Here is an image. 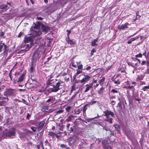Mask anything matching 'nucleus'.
<instances>
[{
    "mask_svg": "<svg viewBox=\"0 0 149 149\" xmlns=\"http://www.w3.org/2000/svg\"><path fill=\"white\" fill-rule=\"evenodd\" d=\"M55 85H53V87H54L56 92L60 89L64 88L65 86V82L61 79H59L56 82Z\"/></svg>",
    "mask_w": 149,
    "mask_h": 149,
    "instance_id": "1",
    "label": "nucleus"
},
{
    "mask_svg": "<svg viewBox=\"0 0 149 149\" xmlns=\"http://www.w3.org/2000/svg\"><path fill=\"white\" fill-rule=\"evenodd\" d=\"M102 127L103 130H105L107 132L106 133V134L107 135L108 139H109L111 141H111V137L112 136H114L115 134L114 132L113 131L110 130L107 126H104Z\"/></svg>",
    "mask_w": 149,
    "mask_h": 149,
    "instance_id": "2",
    "label": "nucleus"
},
{
    "mask_svg": "<svg viewBox=\"0 0 149 149\" xmlns=\"http://www.w3.org/2000/svg\"><path fill=\"white\" fill-rule=\"evenodd\" d=\"M15 91L14 89L10 88H7L4 92V95L7 96H14Z\"/></svg>",
    "mask_w": 149,
    "mask_h": 149,
    "instance_id": "3",
    "label": "nucleus"
},
{
    "mask_svg": "<svg viewBox=\"0 0 149 149\" xmlns=\"http://www.w3.org/2000/svg\"><path fill=\"white\" fill-rule=\"evenodd\" d=\"M40 57L39 53L37 52H34L32 56L31 62L32 64L34 63L36 61L38 60Z\"/></svg>",
    "mask_w": 149,
    "mask_h": 149,
    "instance_id": "4",
    "label": "nucleus"
},
{
    "mask_svg": "<svg viewBox=\"0 0 149 149\" xmlns=\"http://www.w3.org/2000/svg\"><path fill=\"white\" fill-rule=\"evenodd\" d=\"M83 75H84V77L81 80H79V81L81 84H84L89 81L91 77L88 75L85 74L84 73H83Z\"/></svg>",
    "mask_w": 149,
    "mask_h": 149,
    "instance_id": "5",
    "label": "nucleus"
},
{
    "mask_svg": "<svg viewBox=\"0 0 149 149\" xmlns=\"http://www.w3.org/2000/svg\"><path fill=\"white\" fill-rule=\"evenodd\" d=\"M1 99L0 101V106H5L7 104V102L8 100V98L7 97L3 96L1 95Z\"/></svg>",
    "mask_w": 149,
    "mask_h": 149,
    "instance_id": "6",
    "label": "nucleus"
},
{
    "mask_svg": "<svg viewBox=\"0 0 149 149\" xmlns=\"http://www.w3.org/2000/svg\"><path fill=\"white\" fill-rule=\"evenodd\" d=\"M46 119H44L42 121L39 122L38 125L37 126V130L38 132L40 131L43 127L45 124Z\"/></svg>",
    "mask_w": 149,
    "mask_h": 149,
    "instance_id": "7",
    "label": "nucleus"
},
{
    "mask_svg": "<svg viewBox=\"0 0 149 149\" xmlns=\"http://www.w3.org/2000/svg\"><path fill=\"white\" fill-rule=\"evenodd\" d=\"M103 113L104 114V116H106V118H109V115H111L113 118H114V114L111 111L107 110L104 111Z\"/></svg>",
    "mask_w": 149,
    "mask_h": 149,
    "instance_id": "8",
    "label": "nucleus"
},
{
    "mask_svg": "<svg viewBox=\"0 0 149 149\" xmlns=\"http://www.w3.org/2000/svg\"><path fill=\"white\" fill-rule=\"evenodd\" d=\"M48 108L49 107L47 106H42L41 110L45 114L48 113L53 111L52 109H49Z\"/></svg>",
    "mask_w": 149,
    "mask_h": 149,
    "instance_id": "9",
    "label": "nucleus"
},
{
    "mask_svg": "<svg viewBox=\"0 0 149 149\" xmlns=\"http://www.w3.org/2000/svg\"><path fill=\"white\" fill-rule=\"evenodd\" d=\"M31 36L34 38L38 36H39L42 34L41 32L39 30L35 31L33 30L31 31Z\"/></svg>",
    "mask_w": 149,
    "mask_h": 149,
    "instance_id": "10",
    "label": "nucleus"
},
{
    "mask_svg": "<svg viewBox=\"0 0 149 149\" xmlns=\"http://www.w3.org/2000/svg\"><path fill=\"white\" fill-rule=\"evenodd\" d=\"M33 38L32 36L28 37H27L26 36L24 37V42L25 43L30 42V44H32V45H33Z\"/></svg>",
    "mask_w": 149,
    "mask_h": 149,
    "instance_id": "11",
    "label": "nucleus"
},
{
    "mask_svg": "<svg viewBox=\"0 0 149 149\" xmlns=\"http://www.w3.org/2000/svg\"><path fill=\"white\" fill-rule=\"evenodd\" d=\"M58 81V79H52V77H51L46 82V84L48 85L52 86L53 85H54V82Z\"/></svg>",
    "mask_w": 149,
    "mask_h": 149,
    "instance_id": "12",
    "label": "nucleus"
},
{
    "mask_svg": "<svg viewBox=\"0 0 149 149\" xmlns=\"http://www.w3.org/2000/svg\"><path fill=\"white\" fill-rule=\"evenodd\" d=\"M65 40L68 44H70L71 47H74L76 44V42L73 41V40L71 39L70 38H67L65 39Z\"/></svg>",
    "mask_w": 149,
    "mask_h": 149,
    "instance_id": "13",
    "label": "nucleus"
},
{
    "mask_svg": "<svg viewBox=\"0 0 149 149\" xmlns=\"http://www.w3.org/2000/svg\"><path fill=\"white\" fill-rule=\"evenodd\" d=\"M16 132L14 129L12 131H10L7 132L5 134L6 136L8 137H10L11 136H15V135Z\"/></svg>",
    "mask_w": 149,
    "mask_h": 149,
    "instance_id": "14",
    "label": "nucleus"
},
{
    "mask_svg": "<svg viewBox=\"0 0 149 149\" xmlns=\"http://www.w3.org/2000/svg\"><path fill=\"white\" fill-rule=\"evenodd\" d=\"M129 25L128 22H126L124 24H122L121 25H119L118 27V29L120 30H125L128 28L127 26Z\"/></svg>",
    "mask_w": 149,
    "mask_h": 149,
    "instance_id": "15",
    "label": "nucleus"
},
{
    "mask_svg": "<svg viewBox=\"0 0 149 149\" xmlns=\"http://www.w3.org/2000/svg\"><path fill=\"white\" fill-rule=\"evenodd\" d=\"M56 91L54 88V87L53 88H49L47 89H46L45 91V93L47 95H48L49 93L52 92H56Z\"/></svg>",
    "mask_w": 149,
    "mask_h": 149,
    "instance_id": "16",
    "label": "nucleus"
},
{
    "mask_svg": "<svg viewBox=\"0 0 149 149\" xmlns=\"http://www.w3.org/2000/svg\"><path fill=\"white\" fill-rule=\"evenodd\" d=\"M33 45H32V44H30L29 45V44H26L24 46V47H25V49H22L21 50V51L20 53H21V52H23V53H25L27 51L29 50L30 48Z\"/></svg>",
    "mask_w": 149,
    "mask_h": 149,
    "instance_id": "17",
    "label": "nucleus"
},
{
    "mask_svg": "<svg viewBox=\"0 0 149 149\" xmlns=\"http://www.w3.org/2000/svg\"><path fill=\"white\" fill-rule=\"evenodd\" d=\"M85 88L84 92H87L91 89L93 88V84L92 83L87 84L85 86Z\"/></svg>",
    "mask_w": 149,
    "mask_h": 149,
    "instance_id": "18",
    "label": "nucleus"
},
{
    "mask_svg": "<svg viewBox=\"0 0 149 149\" xmlns=\"http://www.w3.org/2000/svg\"><path fill=\"white\" fill-rule=\"evenodd\" d=\"M25 74V73L24 72L19 77L18 80L17 81L18 83L19 84L23 81Z\"/></svg>",
    "mask_w": 149,
    "mask_h": 149,
    "instance_id": "19",
    "label": "nucleus"
},
{
    "mask_svg": "<svg viewBox=\"0 0 149 149\" xmlns=\"http://www.w3.org/2000/svg\"><path fill=\"white\" fill-rule=\"evenodd\" d=\"M41 27L42 31L45 32L46 33H47L50 30L49 27L44 24L42 25Z\"/></svg>",
    "mask_w": 149,
    "mask_h": 149,
    "instance_id": "20",
    "label": "nucleus"
},
{
    "mask_svg": "<svg viewBox=\"0 0 149 149\" xmlns=\"http://www.w3.org/2000/svg\"><path fill=\"white\" fill-rule=\"evenodd\" d=\"M40 22H38L37 24H35V26H34L31 28L30 31H33V30H34V29H39L40 28Z\"/></svg>",
    "mask_w": 149,
    "mask_h": 149,
    "instance_id": "21",
    "label": "nucleus"
},
{
    "mask_svg": "<svg viewBox=\"0 0 149 149\" xmlns=\"http://www.w3.org/2000/svg\"><path fill=\"white\" fill-rule=\"evenodd\" d=\"M132 84H134V85H132L131 86H130V85L128 86H125L123 87V88H126L127 89H131L132 88L134 87V86L136 84V82L135 81H133L132 82Z\"/></svg>",
    "mask_w": 149,
    "mask_h": 149,
    "instance_id": "22",
    "label": "nucleus"
},
{
    "mask_svg": "<svg viewBox=\"0 0 149 149\" xmlns=\"http://www.w3.org/2000/svg\"><path fill=\"white\" fill-rule=\"evenodd\" d=\"M113 126L115 127V130L117 131V133L118 134L120 133V126L117 124H114Z\"/></svg>",
    "mask_w": 149,
    "mask_h": 149,
    "instance_id": "23",
    "label": "nucleus"
},
{
    "mask_svg": "<svg viewBox=\"0 0 149 149\" xmlns=\"http://www.w3.org/2000/svg\"><path fill=\"white\" fill-rule=\"evenodd\" d=\"M104 88L102 87L98 90L97 91V93L100 95H102L104 91Z\"/></svg>",
    "mask_w": 149,
    "mask_h": 149,
    "instance_id": "24",
    "label": "nucleus"
},
{
    "mask_svg": "<svg viewBox=\"0 0 149 149\" xmlns=\"http://www.w3.org/2000/svg\"><path fill=\"white\" fill-rule=\"evenodd\" d=\"M105 79V78L104 77H102V79L99 80L98 81L99 84L100 85L102 86L103 84V83L104 82Z\"/></svg>",
    "mask_w": 149,
    "mask_h": 149,
    "instance_id": "25",
    "label": "nucleus"
},
{
    "mask_svg": "<svg viewBox=\"0 0 149 149\" xmlns=\"http://www.w3.org/2000/svg\"><path fill=\"white\" fill-rule=\"evenodd\" d=\"M56 135V133L53 132H49L48 133V135L49 136H51L53 138L54 136V135Z\"/></svg>",
    "mask_w": 149,
    "mask_h": 149,
    "instance_id": "26",
    "label": "nucleus"
},
{
    "mask_svg": "<svg viewBox=\"0 0 149 149\" xmlns=\"http://www.w3.org/2000/svg\"><path fill=\"white\" fill-rule=\"evenodd\" d=\"M3 46V49L4 50V53H7L8 51V47L5 44Z\"/></svg>",
    "mask_w": 149,
    "mask_h": 149,
    "instance_id": "27",
    "label": "nucleus"
},
{
    "mask_svg": "<svg viewBox=\"0 0 149 149\" xmlns=\"http://www.w3.org/2000/svg\"><path fill=\"white\" fill-rule=\"evenodd\" d=\"M60 147L61 148H65L66 149H70L69 147L64 144H61Z\"/></svg>",
    "mask_w": 149,
    "mask_h": 149,
    "instance_id": "28",
    "label": "nucleus"
},
{
    "mask_svg": "<svg viewBox=\"0 0 149 149\" xmlns=\"http://www.w3.org/2000/svg\"><path fill=\"white\" fill-rule=\"evenodd\" d=\"M113 119L112 118H107V119L105 120V121L108 122L110 123H112V120Z\"/></svg>",
    "mask_w": 149,
    "mask_h": 149,
    "instance_id": "29",
    "label": "nucleus"
},
{
    "mask_svg": "<svg viewBox=\"0 0 149 149\" xmlns=\"http://www.w3.org/2000/svg\"><path fill=\"white\" fill-rule=\"evenodd\" d=\"M113 81L114 82V84H115L118 85L120 84V79H118L116 80L114 79L113 80Z\"/></svg>",
    "mask_w": 149,
    "mask_h": 149,
    "instance_id": "30",
    "label": "nucleus"
},
{
    "mask_svg": "<svg viewBox=\"0 0 149 149\" xmlns=\"http://www.w3.org/2000/svg\"><path fill=\"white\" fill-rule=\"evenodd\" d=\"M145 63H147V66H149V60L148 61H143L141 63V65H143Z\"/></svg>",
    "mask_w": 149,
    "mask_h": 149,
    "instance_id": "31",
    "label": "nucleus"
},
{
    "mask_svg": "<svg viewBox=\"0 0 149 149\" xmlns=\"http://www.w3.org/2000/svg\"><path fill=\"white\" fill-rule=\"evenodd\" d=\"M73 117V116L72 115H70L66 119V121L68 122L71 121L72 120V118Z\"/></svg>",
    "mask_w": 149,
    "mask_h": 149,
    "instance_id": "32",
    "label": "nucleus"
},
{
    "mask_svg": "<svg viewBox=\"0 0 149 149\" xmlns=\"http://www.w3.org/2000/svg\"><path fill=\"white\" fill-rule=\"evenodd\" d=\"M8 6L7 5L2 4L0 8L1 9H5L7 10Z\"/></svg>",
    "mask_w": 149,
    "mask_h": 149,
    "instance_id": "33",
    "label": "nucleus"
},
{
    "mask_svg": "<svg viewBox=\"0 0 149 149\" xmlns=\"http://www.w3.org/2000/svg\"><path fill=\"white\" fill-rule=\"evenodd\" d=\"M74 127H71L69 130L68 131L70 133H72L74 132Z\"/></svg>",
    "mask_w": 149,
    "mask_h": 149,
    "instance_id": "34",
    "label": "nucleus"
},
{
    "mask_svg": "<svg viewBox=\"0 0 149 149\" xmlns=\"http://www.w3.org/2000/svg\"><path fill=\"white\" fill-rule=\"evenodd\" d=\"M82 110H80L79 109H78L77 110H75L74 111V114H79L81 112V111Z\"/></svg>",
    "mask_w": 149,
    "mask_h": 149,
    "instance_id": "35",
    "label": "nucleus"
},
{
    "mask_svg": "<svg viewBox=\"0 0 149 149\" xmlns=\"http://www.w3.org/2000/svg\"><path fill=\"white\" fill-rule=\"evenodd\" d=\"M88 104H86L83 107V111L84 114L86 113V111L87 109V108H86V107L88 106Z\"/></svg>",
    "mask_w": 149,
    "mask_h": 149,
    "instance_id": "36",
    "label": "nucleus"
},
{
    "mask_svg": "<svg viewBox=\"0 0 149 149\" xmlns=\"http://www.w3.org/2000/svg\"><path fill=\"white\" fill-rule=\"evenodd\" d=\"M135 40V38H132L130 39H129L128 41H127V43L128 44H131L132 42L133 41Z\"/></svg>",
    "mask_w": 149,
    "mask_h": 149,
    "instance_id": "37",
    "label": "nucleus"
},
{
    "mask_svg": "<svg viewBox=\"0 0 149 149\" xmlns=\"http://www.w3.org/2000/svg\"><path fill=\"white\" fill-rule=\"evenodd\" d=\"M118 91L117 89L113 88L112 89L111 91V92L114 94L115 93H118Z\"/></svg>",
    "mask_w": 149,
    "mask_h": 149,
    "instance_id": "38",
    "label": "nucleus"
},
{
    "mask_svg": "<svg viewBox=\"0 0 149 149\" xmlns=\"http://www.w3.org/2000/svg\"><path fill=\"white\" fill-rule=\"evenodd\" d=\"M144 77L142 75H141L140 76H138L136 79L137 80L140 81L143 79Z\"/></svg>",
    "mask_w": 149,
    "mask_h": 149,
    "instance_id": "39",
    "label": "nucleus"
},
{
    "mask_svg": "<svg viewBox=\"0 0 149 149\" xmlns=\"http://www.w3.org/2000/svg\"><path fill=\"white\" fill-rule=\"evenodd\" d=\"M71 87V92L76 90V85H75L73 84V85Z\"/></svg>",
    "mask_w": 149,
    "mask_h": 149,
    "instance_id": "40",
    "label": "nucleus"
},
{
    "mask_svg": "<svg viewBox=\"0 0 149 149\" xmlns=\"http://www.w3.org/2000/svg\"><path fill=\"white\" fill-rule=\"evenodd\" d=\"M132 58L133 59V60L134 61H136V60L137 61L139 62V64H140L141 63L140 60L136 58H134V57H132Z\"/></svg>",
    "mask_w": 149,
    "mask_h": 149,
    "instance_id": "41",
    "label": "nucleus"
},
{
    "mask_svg": "<svg viewBox=\"0 0 149 149\" xmlns=\"http://www.w3.org/2000/svg\"><path fill=\"white\" fill-rule=\"evenodd\" d=\"M71 106H68L65 108V110L67 112H69L71 109Z\"/></svg>",
    "mask_w": 149,
    "mask_h": 149,
    "instance_id": "42",
    "label": "nucleus"
},
{
    "mask_svg": "<svg viewBox=\"0 0 149 149\" xmlns=\"http://www.w3.org/2000/svg\"><path fill=\"white\" fill-rule=\"evenodd\" d=\"M149 89V86H145L143 87V88L141 90L143 91H146V89Z\"/></svg>",
    "mask_w": 149,
    "mask_h": 149,
    "instance_id": "43",
    "label": "nucleus"
},
{
    "mask_svg": "<svg viewBox=\"0 0 149 149\" xmlns=\"http://www.w3.org/2000/svg\"><path fill=\"white\" fill-rule=\"evenodd\" d=\"M45 146H47L49 147L51 146V145L50 143L47 140H46L45 142Z\"/></svg>",
    "mask_w": 149,
    "mask_h": 149,
    "instance_id": "44",
    "label": "nucleus"
},
{
    "mask_svg": "<svg viewBox=\"0 0 149 149\" xmlns=\"http://www.w3.org/2000/svg\"><path fill=\"white\" fill-rule=\"evenodd\" d=\"M96 52V50L94 48H93L91 51V56L93 55L94 53Z\"/></svg>",
    "mask_w": 149,
    "mask_h": 149,
    "instance_id": "45",
    "label": "nucleus"
},
{
    "mask_svg": "<svg viewBox=\"0 0 149 149\" xmlns=\"http://www.w3.org/2000/svg\"><path fill=\"white\" fill-rule=\"evenodd\" d=\"M143 55L141 53L135 55V56L136 58H141L142 57Z\"/></svg>",
    "mask_w": 149,
    "mask_h": 149,
    "instance_id": "46",
    "label": "nucleus"
},
{
    "mask_svg": "<svg viewBox=\"0 0 149 149\" xmlns=\"http://www.w3.org/2000/svg\"><path fill=\"white\" fill-rule=\"evenodd\" d=\"M2 41L0 42V51H1L2 49L4 46V43H2Z\"/></svg>",
    "mask_w": 149,
    "mask_h": 149,
    "instance_id": "47",
    "label": "nucleus"
},
{
    "mask_svg": "<svg viewBox=\"0 0 149 149\" xmlns=\"http://www.w3.org/2000/svg\"><path fill=\"white\" fill-rule=\"evenodd\" d=\"M31 128L33 132H35L36 131V129H37V127H31Z\"/></svg>",
    "mask_w": 149,
    "mask_h": 149,
    "instance_id": "48",
    "label": "nucleus"
},
{
    "mask_svg": "<svg viewBox=\"0 0 149 149\" xmlns=\"http://www.w3.org/2000/svg\"><path fill=\"white\" fill-rule=\"evenodd\" d=\"M77 72L76 73V75H78L79 74L81 73L82 71L81 70H77Z\"/></svg>",
    "mask_w": 149,
    "mask_h": 149,
    "instance_id": "49",
    "label": "nucleus"
},
{
    "mask_svg": "<svg viewBox=\"0 0 149 149\" xmlns=\"http://www.w3.org/2000/svg\"><path fill=\"white\" fill-rule=\"evenodd\" d=\"M124 85L125 86L126 85L127 86L130 85V81H125L124 82Z\"/></svg>",
    "mask_w": 149,
    "mask_h": 149,
    "instance_id": "50",
    "label": "nucleus"
},
{
    "mask_svg": "<svg viewBox=\"0 0 149 149\" xmlns=\"http://www.w3.org/2000/svg\"><path fill=\"white\" fill-rule=\"evenodd\" d=\"M33 64H32L31 63V65H32V66L30 68V72H31V73L32 72L33 73V70H34V68L33 67Z\"/></svg>",
    "mask_w": 149,
    "mask_h": 149,
    "instance_id": "51",
    "label": "nucleus"
},
{
    "mask_svg": "<svg viewBox=\"0 0 149 149\" xmlns=\"http://www.w3.org/2000/svg\"><path fill=\"white\" fill-rule=\"evenodd\" d=\"M83 65L81 64L78 66V69L81 70H82L83 69Z\"/></svg>",
    "mask_w": 149,
    "mask_h": 149,
    "instance_id": "52",
    "label": "nucleus"
},
{
    "mask_svg": "<svg viewBox=\"0 0 149 149\" xmlns=\"http://www.w3.org/2000/svg\"><path fill=\"white\" fill-rule=\"evenodd\" d=\"M91 46L93 47H94L97 45V44L96 42H94L93 41L91 42Z\"/></svg>",
    "mask_w": 149,
    "mask_h": 149,
    "instance_id": "53",
    "label": "nucleus"
},
{
    "mask_svg": "<svg viewBox=\"0 0 149 149\" xmlns=\"http://www.w3.org/2000/svg\"><path fill=\"white\" fill-rule=\"evenodd\" d=\"M31 113H27L26 114V118L29 119L31 116Z\"/></svg>",
    "mask_w": 149,
    "mask_h": 149,
    "instance_id": "54",
    "label": "nucleus"
},
{
    "mask_svg": "<svg viewBox=\"0 0 149 149\" xmlns=\"http://www.w3.org/2000/svg\"><path fill=\"white\" fill-rule=\"evenodd\" d=\"M71 124L70 123L67 124L66 125V129L68 131L70 129V126Z\"/></svg>",
    "mask_w": 149,
    "mask_h": 149,
    "instance_id": "55",
    "label": "nucleus"
},
{
    "mask_svg": "<svg viewBox=\"0 0 149 149\" xmlns=\"http://www.w3.org/2000/svg\"><path fill=\"white\" fill-rule=\"evenodd\" d=\"M118 107L121 109H122V103H121L120 100V102L118 103Z\"/></svg>",
    "mask_w": 149,
    "mask_h": 149,
    "instance_id": "56",
    "label": "nucleus"
},
{
    "mask_svg": "<svg viewBox=\"0 0 149 149\" xmlns=\"http://www.w3.org/2000/svg\"><path fill=\"white\" fill-rule=\"evenodd\" d=\"M66 31L68 32L67 33V38H70L69 36L71 33V31L70 30H67Z\"/></svg>",
    "mask_w": 149,
    "mask_h": 149,
    "instance_id": "57",
    "label": "nucleus"
},
{
    "mask_svg": "<svg viewBox=\"0 0 149 149\" xmlns=\"http://www.w3.org/2000/svg\"><path fill=\"white\" fill-rule=\"evenodd\" d=\"M140 17H141V16L139 15V11H137L136 12V19H137V18L139 19V18Z\"/></svg>",
    "mask_w": 149,
    "mask_h": 149,
    "instance_id": "58",
    "label": "nucleus"
},
{
    "mask_svg": "<svg viewBox=\"0 0 149 149\" xmlns=\"http://www.w3.org/2000/svg\"><path fill=\"white\" fill-rule=\"evenodd\" d=\"M12 70H11L10 71L9 73V77H10V79L11 81L12 80V77H11V72H12Z\"/></svg>",
    "mask_w": 149,
    "mask_h": 149,
    "instance_id": "59",
    "label": "nucleus"
},
{
    "mask_svg": "<svg viewBox=\"0 0 149 149\" xmlns=\"http://www.w3.org/2000/svg\"><path fill=\"white\" fill-rule=\"evenodd\" d=\"M65 81H68L69 80V78L68 77H65L64 78Z\"/></svg>",
    "mask_w": 149,
    "mask_h": 149,
    "instance_id": "60",
    "label": "nucleus"
},
{
    "mask_svg": "<svg viewBox=\"0 0 149 149\" xmlns=\"http://www.w3.org/2000/svg\"><path fill=\"white\" fill-rule=\"evenodd\" d=\"M63 111L62 110H59L57 111L56 113H62L63 112Z\"/></svg>",
    "mask_w": 149,
    "mask_h": 149,
    "instance_id": "61",
    "label": "nucleus"
},
{
    "mask_svg": "<svg viewBox=\"0 0 149 149\" xmlns=\"http://www.w3.org/2000/svg\"><path fill=\"white\" fill-rule=\"evenodd\" d=\"M127 64L128 65H130L133 68H134V67L133 66L132 63L130 62H129L127 63Z\"/></svg>",
    "mask_w": 149,
    "mask_h": 149,
    "instance_id": "62",
    "label": "nucleus"
},
{
    "mask_svg": "<svg viewBox=\"0 0 149 149\" xmlns=\"http://www.w3.org/2000/svg\"><path fill=\"white\" fill-rule=\"evenodd\" d=\"M22 32H20L18 34V38H20L21 36H22Z\"/></svg>",
    "mask_w": 149,
    "mask_h": 149,
    "instance_id": "63",
    "label": "nucleus"
},
{
    "mask_svg": "<svg viewBox=\"0 0 149 149\" xmlns=\"http://www.w3.org/2000/svg\"><path fill=\"white\" fill-rule=\"evenodd\" d=\"M24 112V110L23 109H21L20 111L19 112V113L20 115H22L23 113Z\"/></svg>",
    "mask_w": 149,
    "mask_h": 149,
    "instance_id": "64",
    "label": "nucleus"
}]
</instances>
